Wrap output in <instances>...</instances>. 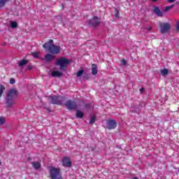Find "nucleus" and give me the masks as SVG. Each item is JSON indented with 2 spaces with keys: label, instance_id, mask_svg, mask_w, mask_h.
Returning a JSON list of instances; mask_svg holds the SVG:
<instances>
[{
  "label": "nucleus",
  "instance_id": "obj_1",
  "mask_svg": "<svg viewBox=\"0 0 179 179\" xmlns=\"http://www.w3.org/2000/svg\"><path fill=\"white\" fill-rule=\"evenodd\" d=\"M17 94L19 92L15 88L8 90L6 96V104L8 108H12V106H15V99L17 97Z\"/></svg>",
  "mask_w": 179,
  "mask_h": 179
},
{
  "label": "nucleus",
  "instance_id": "obj_2",
  "mask_svg": "<svg viewBox=\"0 0 179 179\" xmlns=\"http://www.w3.org/2000/svg\"><path fill=\"white\" fill-rule=\"evenodd\" d=\"M43 48L45 49L48 48L50 54L52 55H58L61 52V46L54 45V41L52 39H50L48 42L44 43Z\"/></svg>",
  "mask_w": 179,
  "mask_h": 179
},
{
  "label": "nucleus",
  "instance_id": "obj_3",
  "mask_svg": "<svg viewBox=\"0 0 179 179\" xmlns=\"http://www.w3.org/2000/svg\"><path fill=\"white\" fill-rule=\"evenodd\" d=\"M69 60L65 57H61L56 60L55 64L59 66L61 71H65V69L69 65Z\"/></svg>",
  "mask_w": 179,
  "mask_h": 179
},
{
  "label": "nucleus",
  "instance_id": "obj_4",
  "mask_svg": "<svg viewBox=\"0 0 179 179\" xmlns=\"http://www.w3.org/2000/svg\"><path fill=\"white\" fill-rule=\"evenodd\" d=\"M50 176L51 179H62L59 169H57L54 166L50 167Z\"/></svg>",
  "mask_w": 179,
  "mask_h": 179
},
{
  "label": "nucleus",
  "instance_id": "obj_5",
  "mask_svg": "<svg viewBox=\"0 0 179 179\" xmlns=\"http://www.w3.org/2000/svg\"><path fill=\"white\" fill-rule=\"evenodd\" d=\"M159 31L162 34H166V33H169L171 29V25H170L169 23L159 22Z\"/></svg>",
  "mask_w": 179,
  "mask_h": 179
},
{
  "label": "nucleus",
  "instance_id": "obj_6",
  "mask_svg": "<svg viewBox=\"0 0 179 179\" xmlns=\"http://www.w3.org/2000/svg\"><path fill=\"white\" fill-rule=\"evenodd\" d=\"M49 98L51 100L50 101L51 104H58V106H62L64 101L65 100V98L62 96H49Z\"/></svg>",
  "mask_w": 179,
  "mask_h": 179
},
{
  "label": "nucleus",
  "instance_id": "obj_7",
  "mask_svg": "<svg viewBox=\"0 0 179 179\" xmlns=\"http://www.w3.org/2000/svg\"><path fill=\"white\" fill-rule=\"evenodd\" d=\"M65 106L70 111H72V110H78V103L72 99L66 101Z\"/></svg>",
  "mask_w": 179,
  "mask_h": 179
},
{
  "label": "nucleus",
  "instance_id": "obj_8",
  "mask_svg": "<svg viewBox=\"0 0 179 179\" xmlns=\"http://www.w3.org/2000/svg\"><path fill=\"white\" fill-rule=\"evenodd\" d=\"M100 18L94 16L92 19L88 21V24L92 27H96V26H99V24H100Z\"/></svg>",
  "mask_w": 179,
  "mask_h": 179
},
{
  "label": "nucleus",
  "instance_id": "obj_9",
  "mask_svg": "<svg viewBox=\"0 0 179 179\" xmlns=\"http://www.w3.org/2000/svg\"><path fill=\"white\" fill-rule=\"evenodd\" d=\"M107 129H115L117 128V122L114 120H108L106 122Z\"/></svg>",
  "mask_w": 179,
  "mask_h": 179
},
{
  "label": "nucleus",
  "instance_id": "obj_10",
  "mask_svg": "<svg viewBox=\"0 0 179 179\" xmlns=\"http://www.w3.org/2000/svg\"><path fill=\"white\" fill-rule=\"evenodd\" d=\"M62 164L64 167H71L72 166V162H71V159H69V157H64L62 159Z\"/></svg>",
  "mask_w": 179,
  "mask_h": 179
},
{
  "label": "nucleus",
  "instance_id": "obj_11",
  "mask_svg": "<svg viewBox=\"0 0 179 179\" xmlns=\"http://www.w3.org/2000/svg\"><path fill=\"white\" fill-rule=\"evenodd\" d=\"M154 13L157 15V16H159V17H163V12L160 10V8L159 7H155L153 10Z\"/></svg>",
  "mask_w": 179,
  "mask_h": 179
},
{
  "label": "nucleus",
  "instance_id": "obj_12",
  "mask_svg": "<svg viewBox=\"0 0 179 179\" xmlns=\"http://www.w3.org/2000/svg\"><path fill=\"white\" fill-rule=\"evenodd\" d=\"M54 58H55L54 55L47 54L46 55H45L44 60L45 61V62H50V61H52Z\"/></svg>",
  "mask_w": 179,
  "mask_h": 179
},
{
  "label": "nucleus",
  "instance_id": "obj_13",
  "mask_svg": "<svg viewBox=\"0 0 179 179\" xmlns=\"http://www.w3.org/2000/svg\"><path fill=\"white\" fill-rule=\"evenodd\" d=\"M31 164L34 167V169H35V170H38V169L41 167V164H40V162H32Z\"/></svg>",
  "mask_w": 179,
  "mask_h": 179
},
{
  "label": "nucleus",
  "instance_id": "obj_14",
  "mask_svg": "<svg viewBox=\"0 0 179 179\" xmlns=\"http://www.w3.org/2000/svg\"><path fill=\"white\" fill-rule=\"evenodd\" d=\"M62 75H64V73H62V72L56 71H53L52 73V76H53V78H61V76H62Z\"/></svg>",
  "mask_w": 179,
  "mask_h": 179
},
{
  "label": "nucleus",
  "instance_id": "obj_15",
  "mask_svg": "<svg viewBox=\"0 0 179 179\" xmlns=\"http://www.w3.org/2000/svg\"><path fill=\"white\" fill-rule=\"evenodd\" d=\"M97 65L96 64H93L92 65V75H97Z\"/></svg>",
  "mask_w": 179,
  "mask_h": 179
},
{
  "label": "nucleus",
  "instance_id": "obj_16",
  "mask_svg": "<svg viewBox=\"0 0 179 179\" xmlns=\"http://www.w3.org/2000/svg\"><path fill=\"white\" fill-rule=\"evenodd\" d=\"M85 114L83 113V112L78 110H76V118H83Z\"/></svg>",
  "mask_w": 179,
  "mask_h": 179
},
{
  "label": "nucleus",
  "instance_id": "obj_17",
  "mask_svg": "<svg viewBox=\"0 0 179 179\" xmlns=\"http://www.w3.org/2000/svg\"><path fill=\"white\" fill-rule=\"evenodd\" d=\"M29 61L26 59L21 60L18 62L19 66H24V65H27Z\"/></svg>",
  "mask_w": 179,
  "mask_h": 179
},
{
  "label": "nucleus",
  "instance_id": "obj_18",
  "mask_svg": "<svg viewBox=\"0 0 179 179\" xmlns=\"http://www.w3.org/2000/svg\"><path fill=\"white\" fill-rule=\"evenodd\" d=\"M6 2H9V0H0V9H2L5 6Z\"/></svg>",
  "mask_w": 179,
  "mask_h": 179
},
{
  "label": "nucleus",
  "instance_id": "obj_19",
  "mask_svg": "<svg viewBox=\"0 0 179 179\" xmlns=\"http://www.w3.org/2000/svg\"><path fill=\"white\" fill-rule=\"evenodd\" d=\"M161 74H162L163 76H166V75L169 74V69H163V70H161Z\"/></svg>",
  "mask_w": 179,
  "mask_h": 179
},
{
  "label": "nucleus",
  "instance_id": "obj_20",
  "mask_svg": "<svg viewBox=\"0 0 179 179\" xmlns=\"http://www.w3.org/2000/svg\"><path fill=\"white\" fill-rule=\"evenodd\" d=\"M173 8H174V4H172L171 6H166L164 12H169V10H170V9H173Z\"/></svg>",
  "mask_w": 179,
  "mask_h": 179
},
{
  "label": "nucleus",
  "instance_id": "obj_21",
  "mask_svg": "<svg viewBox=\"0 0 179 179\" xmlns=\"http://www.w3.org/2000/svg\"><path fill=\"white\" fill-rule=\"evenodd\" d=\"M5 86H3V85H0V97H2V94L3 93V91L5 90Z\"/></svg>",
  "mask_w": 179,
  "mask_h": 179
},
{
  "label": "nucleus",
  "instance_id": "obj_22",
  "mask_svg": "<svg viewBox=\"0 0 179 179\" xmlns=\"http://www.w3.org/2000/svg\"><path fill=\"white\" fill-rule=\"evenodd\" d=\"M10 27H11V29H16V27H17V22H11Z\"/></svg>",
  "mask_w": 179,
  "mask_h": 179
},
{
  "label": "nucleus",
  "instance_id": "obj_23",
  "mask_svg": "<svg viewBox=\"0 0 179 179\" xmlns=\"http://www.w3.org/2000/svg\"><path fill=\"white\" fill-rule=\"evenodd\" d=\"M96 122V116H92L90 120V124H91V125H93V124H94Z\"/></svg>",
  "mask_w": 179,
  "mask_h": 179
},
{
  "label": "nucleus",
  "instance_id": "obj_24",
  "mask_svg": "<svg viewBox=\"0 0 179 179\" xmlns=\"http://www.w3.org/2000/svg\"><path fill=\"white\" fill-rule=\"evenodd\" d=\"M85 72V71L83 69H81L80 71H78L77 72V76L78 78H80V76H82V75H83V73Z\"/></svg>",
  "mask_w": 179,
  "mask_h": 179
},
{
  "label": "nucleus",
  "instance_id": "obj_25",
  "mask_svg": "<svg viewBox=\"0 0 179 179\" xmlns=\"http://www.w3.org/2000/svg\"><path fill=\"white\" fill-rule=\"evenodd\" d=\"M115 17L118 18L120 17V12L118 11V9H115Z\"/></svg>",
  "mask_w": 179,
  "mask_h": 179
},
{
  "label": "nucleus",
  "instance_id": "obj_26",
  "mask_svg": "<svg viewBox=\"0 0 179 179\" xmlns=\"http://www.w3.org/2000/svg\"><path fill=\"white\" fill-rule=\"evenodd\" d=\"M31 55L33 56L34 58H38V52H31Z\"/></svg>",
  "mask_w": 179,
  "mask_h": 179
},
{
  "label": "nucleus",
  "instance_id": "obj_27",
  "mask_svg": "<svg viewBox=\"0 0 179 179\" xmlns=\"http://www.w3.org/2000/svg\"><path fill=\"white\" fill-rule=\"evenodd\" d=\"M91 107H92V104L90 103H87L85 105V108H86V110H90Z\"/></svg>",
  "mask_w": 179,
  "mask_h": 179
},
{
  "label": "nucleus",
  "instance_id": "obj_28",
  "mask_svg": "<svg viewBox=\"0 0 179 179\" xmlns=\"http://www.w3.org/2000/svg\"><path fill=\"white\" fill-rule=\"evenodd\" d=\"M5 124V118L0 117V125Z\"/></svg>",
  "mask_w": 179,
  "mask_h": 179
},
{
  "label": "nucleus",
  "instance_id": "obj_29",
  "mask_svg": "<svg viewBox=\"0 0 179 179\" xmlns=\"http://www.w3.org/2000/svg\"><path fill=\"white\" fill-rule=\"evenodd\" d=\"M16 80H15V78H10V85H15Z\"/></svg>",
  "mask_w": 179,
  "mask_h": 179
},
{
  "label": "nucleus",
  "instance_id": "obj_30",
  "mask_svg": "<svg viewBox=\"0 0 179 179\" xmlns=\"http://www.w3.org/2000/svg\"><path fill=\"white\" fill-rule=\"evenodd\" d=\"M121 63H122V65L125 66V65H127V60L123 59L121 60Z\"/></svg>",
  "mask_w": 179,
  "mask_h": 179
},
{
  "label": "nucleus",
  "instance_id": "obj_31",
  "mask_svg": "<svg viewBox=\"0 0 179 179\" xmlns=\"http://www.w3.org/2000/svg\"><path fill=\"white\" fill-rule=\"evenodd\" d=\"M28 71H31V69H33V66H28L27 69Z\"/></svg>",
  "mask_w": 179,
  "mask_h": 179
},
{
  "label": "nucleus",
  "instance_id": "obj_32",
  "mask_svg": "<svg viewBox=\"0 0 179 179\" xmlns=\"http://www.w3.org/2000/svg\"><path fill=\"white\" fill-rule=\"evenodd\" d=\"M140 92L141 93H143V92H145V89L142 87L141 89H140Z\"/></svg>",
  "mask_w": 179,
  "mask_h": 179
},
{
  "label": "nucleus",
  "instance_id": "obj_33",
  "mask_svg": "<svg viewBox=\"0 0 179 179\" xmlns=\"http://www.w3.org/2000/svg\"><path fill=\"white\" fill-rule=\"evenodd\" d=\"M176 27L179 30V21L176 23Z\"/></svg>",
  "mask_w": 179,
  "mask_h": 179
},
{
  "label": "nucleus",
  "instance_id": "obj_34",
  "mask_svg": "<svg viewBox=\"0 0 179 179\" xmlns=\"http://www.w3.org/2000/svg\"><path fill=\"white\" fill-rule=\"evenodd\" d=\"M88 78H89V76L88 75L84 76V79H88Z\"/></svg>",
  "mask_w": 179,
  "mask_h": 179
},
{
  "label": "nucleus",
  "instance_id": "obj_35",
  "mask_svg": "<svg viewBox=\"0 0 179 179\" xmlns=\"http://www.w3.org/2000/svg\"><path fill=\"white\" fill-rule=\"evenodd\" d=\"M167 1H168V2H170L171 3L174 2L176 0H167Z\"/></svg>",
  "mask_w": 179,
  "mask_h": 179
},
{
  "label": "nucleus",
  "instance_id": "obj_36",
  "mask_svg": "<svg viewBox=\"0 0 179 179\" xmlns=\"http://www.w3.org/2000/svg\"><path fill=\"white\" fill-rule=\"evenodd\" d=\"M146 29H147L148 31H150V30H152V27L146 28Z\"/></svg>",
  "mask_w": 179,
  "mask_h": 179
},
{
  "label": "nucleus",
  "instance_id": "obj_37",
  "mask_svg": "<svg viewBox=\"0 0 179 179\" xmlns=\"http://www.w3.org/2000/svg\"><path fill=\"white\" fill-rule=\"evenodd\" d=\"M46 110H48V111H51V110L50 109V108H46Z\"/></svg>",
  "mask_w": 179,
  "mask_h": 179
},
{
  "label": "nucleus",
  "instance_id": "obj_38",
  "mask_svg": "<svg viewBox=\"0 0 179 179\" xmlns=\"http://www.w3.org/2000/svg\"><path fill=\"white\" fill-rule=\"evenodd\" d=\"M152 2H157V1H159V0H152Z\"/></svg>",
  "mask_w": 179,
  "mask_h": 179
},
{
  "label": "nucleus",
  "instance_id": "obj_39",
  "mask_svg": "<svg viewBox=\"0 0 179 179\" xmlns=\"http://www.w3.org/2000/svg\"><path fill=\"white\" fill-rule=\"evenodd\" d=\"M132 179H138V178H136V177H134V178H133Z\"/></svg>",
  "mask_w": 179,
  "mask_h": 179
},
{
  "label": "nucleus",
  "instance_id": "obj_40",
  "mask_svg": "<svg viewBox=\"0 0 179 179\" xmlns=\"http://www.w3.org/2000/svg\"><path fill=\"white\" fill-rule=\"evenodd\" d=\"M135 112H136V113H138V110H136Z\"/></svg>",
  "mask_w": 179,
  "mask_h": 179
},
{
  "label": "nucleus",
  "instance_id": "obj_41",
  "mask_svg": "<svg viewBox=\"0 0 179 179\" xmlns=\"http://www.w3.org/2000/svg\"><path fill=\"white\" fill-rule=\"evenodd\" d=\"M1 164H2V162H0V166H1Z\"/></svg>",
  "mask_w": 179,
  "mask_h": 179
}]
</instances>
